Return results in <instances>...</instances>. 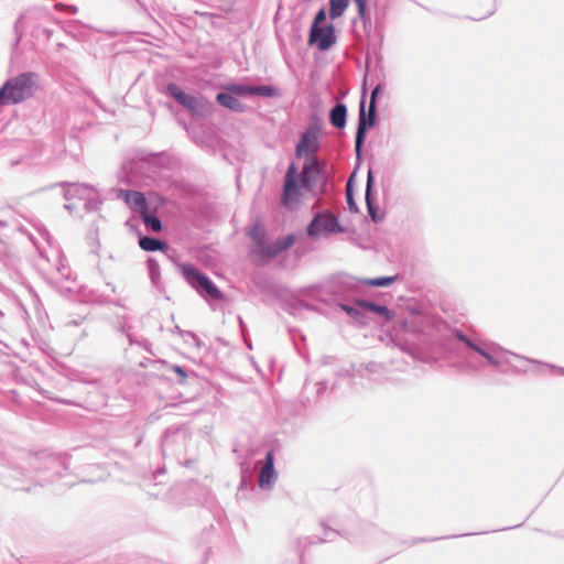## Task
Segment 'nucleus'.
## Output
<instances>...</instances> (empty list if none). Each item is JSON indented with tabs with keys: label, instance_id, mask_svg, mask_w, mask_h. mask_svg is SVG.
Here are the masks:
<instances>
[{
	"label": "nucleus",
	"instance_id": "nucleus-4",
	"mask_svg": "<svg viewBox=\"0 0 564 564\" xmlns=\"http://www.w3.org/2000/svg\"><path fill=\"white\" fill-rule=\"evenodd\" d=\"M180 270L186 280V282L199 293H204L213 300L223 299L221 292L214 285L207 275L202 273L195 267L189 263H183L180 265Z\"/></svg>",
	"mask_w": 564,
	"mask_h": 564
},
{
	"label": "nucleus",
	"instance_id": "nucleus-11",
	"mask_svg": "<svg viewBox=\"0 0 564 564\" xmlns=\"http://www.w3.org/2000/svg\"><path fill=\"white\" fill-rule=\"evenodd\" d=\"M337 226V220L332 215H319L315 217L308 226V235L317 236L322 232L333 231Z\"/></svg>",
	"mask_w": 564,
	"mask_h": 564
},
{
	"label": "nucleus",
	"instance_id": "nucleus-1",
	"mask_svg": "<svg viewBox=\"0 0 564 564\" xmlns=\"http://www.w3.org/2000/svg\"><path fill=\"white\" fill-rule=\"evenodd\" d=\"M318 174V163L313 159L305 160L302 172L299 174L295 164H291L286 171L283 185L282 204L294 209L301 197L311 192L312 183Z\"/></svg>",
	"mask_w": 564,
	"mask_h": 564
},
{
	"label": "nucleus",
	"instance_id": "nucleus-5",
	"mask_svg": "<svg viewBox=\"0 0 564 564\" xmlns=\"http://www.w3.org/2000/svg\"><path fill=\"white\" fill-rule=\"evenodd\" d=\"M379 90L380 86H377L371 93L368 115H366L365 111V100H362L360 104L359 120L355 144L356 155L358 159H360L361 156V149L366 139L367 129L372 127L376 121V99L378 97Z\"/></svg>",
	"mask_w": 564,
	"mask_h": 564
},
{
	"label": "nucleus",
	"instance_id": "nucleus-13",
	"mask_svg": "<svg viewBox=\"0 0 564 564\" xmlns=\"http://www.w3.org/2000/svg\"><path fill=\"white\" fill-rule=\"evenodd\" d=\"M275 478L274 471V457L272 452H269L265 456L263 466L261 467L259 475V486L261 488H269Z\"/></svg>",
	"mask_w": 564,
	"mask_h": 564
},
{
	"label": "nucleus",
	"instance_id": "nucleus-17",
	"mask_svg": "<svg viewBox=\"0 0 564 564\" xmlns=\"http://www.w3.org/2000/svg\"><path fill=\"white\" fill-rule=\"evenodd\" d=\"M249 95H256L260 97H275L279 95V90L270 85L262 86H249Z\"/></svg>",
	"mask_w": 564,
	"mask_h": 564
},
{
	"label": "nucleus",
	"instance_id": "nucleus-18",
	"mask_svg": "<svg viewBox=\"0 0 564 564\" xmlns=\"http://www.w3.org/2000/svg\"><path fill=\"white\" fill-rule=\"evenodd\" d=\"M142 216V220L143 223L153 231L155 232H159L162 230V223L161 220L155 217V216H152L150 215L148 212H145L144 214L141 215Z\"/></svg>",
	"mask_w": 564,
	"mask_h": 564
},
{
	"label": "nucleus",
	"instance_id": "nucleus-12",
	"mask_svg": "<svg viewBox=\"0 0 564 564\" xmlns=\"http://www.w3.org/2000/svg\"><path fill=\"white\" fill-rule=\"evenodd\" d=\"M121 197L131 209L141 215L148 212V203L144 195L135 191H121Z\"/></svg>",
	"mask_w": 564,
	"mask_h": 564
},
{
	"label": "nucleus",
	"instance_id": "nucleus-3",
	"mask_svg": "<svg viewBox=\"0 0 564 564\" xmlns=\"http://www.w3.org/2000/svg\"><path fill=\"white\" fill-rule=\"evenodd\" d=\"M32 73H23L9 79L0 89V106L19 104L32 96L33 90Z\"/></svg>",
	"mask_w": 564,
	"mask_h": 564
},
{
	"label": "nucleus",
	"instance_id": "nucleus-9",
	"mask_svg": "<svg viewBox=\"0 0 564 564\" xmlns=\"http://www.w3.org/2000/svg\"><path fill=\"white\" fill-rule=\"evenodd\" d=\"M318 145V133L310 129L302 134L296 145V154L299 156H305V160L313 159L317 161L314 153L317 151Z\"/></svg>",
	"mask_w": 564,
	"mask_h": 564
},
{
	"label": "nucleus",
	"instance_id": "nucleus-14",
	"mask_svg": "<svg viewBox=\"0 0 564 564\" xmlns=\"http://www.w3.org/2000/svg\"><path fill=\"white\" fill-rule=\"evenodd\" d=\"M356 304L359 307L382 316L386 321H391L394 317V314L384 305H379L366 300H358Z\"/></svg>",
	"mask_w": 564,
	"mask_h": 564
},
{
	"label": "nucleus",
	"instance_id": "nucleus-28",
	"mask_svg": "<svg viewBox=\"0 0 564 564\" xmlns=\"http://www.w3.org/2000/svg\"><path fill=\"white\" fill-rule=\"evenodd\" d=\"M543 365L549 367L550 369H553V370L557 369L555 366H552V365H547V364H543Z\"/></svg>",
	"mask_w": 564,
	"mask_h": 564
},
{
	"label": "nucleus",
	"instance_id": "nucleus-23",
	"mask_svg": "<svg viewBox=\"0 0 564 564\" xmlns=\"http://www.w3.org/2000/svg\"><path fill=\"white\" fill-rule=\"evenodd\" d=\"M326 19V12L325 9L322 8L315 15L313 25H316V28H321L319 24L323 23Z\"/></svg>",
	"mask_w": 564,
	"mask_h": 564
},
{
	"label": "nucleus",
	"instance_id": "nucleus-29",
	"mask_svg": "<svg viewBox=\"0 0 564 564\" xmlns=\"http://www.w3.org/2000/svg\"><path fill=\"white\" fill-rule=\"evenodd\" d=\"M176 371H177V373H183V370L180 367H176Z\"/></svg>",
	"mask_w": 564,
	"mask_h": 564
},
{
	"label": "nucleus",
	"instance_id": "nucleus-26",
	"mask_svg": "<svg viewBox=\"0 0 564 564\" xmlns=\"http://www.w3.org/2000/svg\"><path fill=\"white\" fill-rule=\"evenodd\" d=\"M480 355L484 356L490 364H497L496 360L485 350L480 351Z\"/></svg>",
	"mask_w": 564,
	"mask_h": 564
},
{
	"label": "nucleus",
	"instance_id": "nucleus-27",
	"mask_svg": "<svg viewBox=\"0 0 564 564\" xmlns=\"http://www.w3.org/2000/svg\"><path fill=\"white\" fill-rule=\"evenodd\" d=\"M462 341H464L466 344V340H469L467 337H465L464 335L459 334L457 336Z\"/></svg>",
	"mask_w": 564,
	"mask_h": 564
},
{
	"label": "nucleus",
	"instance_id": "nucleus-15",
	"mask_svg": "<svg viewBox=\"0 0 564 564\" xmlns=\"http://www.w3.org/2000/svg\"><path fill=\"white\" fill-rule=\"evenodd\" d=\"M346 106L344 104H338L330 111V123L336 128H344L346 124Z\"/></svg>",
	"mask_w": 564,
	"mask_h": 564
},
{
	"label": "nucleus",
	"instance_id": "nucleus-19",
	"mask_svg": "<svg viewBox=\"0 0 564 564\" xmlns=\"http://www.w3.org/2000/svg\"><path fill=\"white\" fill-rule=\"evenodd\" d=\"M397 281V275L394 276H386V278H376V279H366L364 283L371 286L383 288L391 285Z\"/></svg>",
	"mask_w": 564,
	"mask_h": 564
},
{
	"label": "nucleus",
	"instance_id": "nucleus-16",
	"mask_svg": "<svg viewBox=\"0 0 564 564\" xmlns=\"http://www.w3.org/2000/svg\"><path fill=\"white\" fill-rule=\"evenodd\" d=\"M139 246L144 251H156L166 249V245L159 239L151 237H143L139 240Z\"/></svg>",
	"mask_w": 564,
	"mask_h": 564
},
{
	"label": "nucleus",
	"instance_id": "nucleus-10",
	"mask_svg": "<svg viewBox=\"0 0 564 564\" xmlns=\"http://www.w3.org/2000/svg\"><path fill=\"white\" fill-rule=\"evenodd\" d=\"M354 1L357 6L358 15L361 19H364L366 15V11H367V0H354ZM348 3H349V0H329V17H330V19L335 20V19L340 18L344 14L345 10L347 9Z\"/></svg>",
	"mask_w": 564,
	"mask_h": 564
},
{
	"label": "nucleus",
	"instance_id": "nucleus-6",
	"mask_svg": "<svg viewBox=\"0 0 564 564\" xmlns=\"http://www.w3.org/2000/svg\"><path fill=\"white\" fill-rule=\"evenodd\" d=\"M167 91L192 113L199 115L206 110V102L184 93L177 85L169 84Z\"/></svg>",
	"mask_w": 564,
	"mask_h": 564
},
{
	"label": "nucleus",
	"instance_id": "nucleus-24",
	"mask_svg": "<svg viewBox=\"0 0 564 564\" xmlns=\"http://www.w3.org/2000/svg\"><path fill=\"white\" fill-rule=\"evenodd\" d=\"M341 308L347 313L349 314L350 316L352 317H357L358 316V311L354 307H350V306H346V305H343Z\"/></svg>",
	"mask_w": 564,
	"mask_h": 564
},
{
	"label": "nucleus",
	"instance_id": "nucleus-21",
	"mask_svg": "<svg viewBox=\"0 0 564 564\" xmlns=\"http://www.w3.org/2000/svg\"><path fill=\"white\" fill-rule=\"evenodd\" d=\"M351 178L352 176H350V178L348 180V183H347V186H346V192H347V203L349 205V209L352 210V212H357V206L352 199V195H351Z\"/></svg>",
	"mask_w": 564,
	"mask_h": 564
},
{
	"label": "nucleus",
	"instance_id": "nucleus-22",
	"mask_svg": "<svg viewBox=\"0 0 564 564\" xmlns=\"http://www.w3.org/2000/svg\"><path fill=\"white\" fill-rule=\"evenodd\" d=\"M88 189H89V187L84 186V185H72L66 191V197L82 194L83 192H86Z\"/></svg>",
	"mask_w": 564,
	"mask_h": 564
},
{
	"label": "nucleus",
	"instance_id": "nucleus-2",
	"mask_svg": "<svg viewBox=\"0 0 564 564\" xmlns=\"http://www.w3.org/2000/svg\"><path fill=\"white\" fill-rule=\"evenodd\" d=\"M250 237L253 241V248L250 254L252 260L259 264L273 260L281 252L290 249L296 241V236L289 234L269 243L265 239V230L259 224L253 226Z\"/></svg>",
	"mask_w": 564,
	"mask_h": 564
},
{
	"label": "nucleus",
	"instance_id": "nucleus-8",
	"mask_svg": "<svg viewBox=\"0 0 564 564\" xmlns=\"http://www.w3.org/2000/svg\"><path fill=\"white\" fill-rule=\"evenodd\" d=\"M247 90L245 87H229L227 91L220 93L217 95V101L229 109L232 110H242L243 102Z\"/></svg>",
	"mask_w": 564,
	"mask_h": 564
},
{
	"label": "nucleus",
	"instance_id": "nucleus-25",
	"mask_svg": "<svg viewBox=\"0 0 564 564\" xmlns=\"http://www.w3.org/2000/svg\"><path fill=\"white\" fill-rule=\"evenodd\" d=\"M466 345H467L469 348H471V349H474L475 351H477L478 354H480V351H482V349H481V348H479L477 345H475V344H474L473 341H470V340H466Z\"/></svg>",
	"mask_w": 564,
	"mask_h": 564
},
{
	"label": "nucleus",
	"instance_id": "nucleus-20",
	"mask_svg": "<svg viewBox=\"0 0 564 564\" xmlns=\"http://www.w3.org/2000/svg\"><path fill=\"white\" fill-rule=\"evenodd\" d=\"M372 182H373V176H372V173L371 171L368 172V178H367V193H366V199H367V205H368V209H369V213L372 217L373 220H377V217L372 210V206H371V203H370V198H369V193H370V188H371V185H372Z\"/></svg>",
	"mask_w": 564,
	"mask_h": 564
},
{
	"label": "nucleus",
	"instance_id": "nucleus-7",
	"mask_svg": "<svg viewBox=\"0 0 564 564\" xmlns=\"http://www.w3.org/2000/svg\"><path fill=\"white\" fill-rule=\"evenodd\" d=\"M308 42L316 43L319 51L328 50L336 42L334 26L316 28V25H312Z\"/></svg>",
	"mask_w": 564,
	"mask_h": 564
}]
</instances>
